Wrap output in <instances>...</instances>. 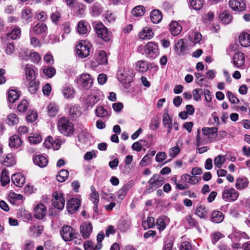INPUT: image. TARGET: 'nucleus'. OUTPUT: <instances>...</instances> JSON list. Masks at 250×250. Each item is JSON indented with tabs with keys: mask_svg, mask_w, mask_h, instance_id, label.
Here are the masks:
<instances>
[{
	"mask_svg": "<svg viewBox=\"0 0 250 250\" xmlns=\"http://www.w3.org/2000/svg\"><path fill=\"white\" fill-rule=\"evenodd\" d=\"M202 131L204 135L208 136L210 134H216L218 132V128L217 127H203L202 129Z\"/></svg>",
	"mask_w": 250,
	"mask_h": 250,
	"instance_id": "nucleus-50",
	"label": "nucleus"
},
{
	"mask_svg": "<svg viewBox=\"0 0 250 250\" xmlns=\"http://www.w3.org/2000/svg\"><path fill=\"white\" fill-rule=\"evenodd\" d=\"M9 140V146L11 148H17L22 144L21 138L17 135L11 136Z\"/></svg>",
	"mask_w": 250,
	"mask_h": 250,
	"instance_id": "nucleus-25",
	"label": "nucleus"
},
{
	"mask_svg": "<svg viewBox=\"0 0 250 250\" xmlns=\"http://www.w3.org/2000/svg\"><path fill=\"white\" fill-rule=\"evenodd\" d=\"M134 74L133 70L129 68L126 64L121 63L117 73V77L121 83H127L131 82Z\"/></svg>",
	"mask_w": 250,
	"mask_h": 250,
	"instance_id": "nucleus-1",
	"label": "nucleus"
},
{
	"mask_svg": "<svg viewBox=\"0 0 250 250\" xmlns=\"http://www.w3.org/2000/svg\"><path fill=\"white\" fill-rule=\"evenodd\" d=\"M146 145V142L145 140H140L139 141L133 143L132 145V149L138 152L142 149V146Z\"/></svg>",
	"mask_w": 250,
	"mask_h": 250,
	"instance_id": "nucleus-44",
	"label": "nucleus"
},
{
	"mask_svg": "<svg viewBox=\"0 0 250 250\" xmlns=\"http://www.w3.org/2000/svg\"><path fill=\"white\" fill-rule=\"evenodd\" d=\"M34 210L35 217L39 219H42L45 216L47 209L44 204L40 203L35 207Z\"/></svg>",
	"mask_w": 250,
	"mask_h": 250,
	"instance_id": "nucleus-15",
	"label": "nucleus"
},
{
	"mask_svg": "<svg viewBox=\"0 0 250 250\" xmlns=\"http://www.w3.org/2000/svg\"><path fill=\"white\" fill-rule=\"evenodd\" d=\"M239 196V193L233 188L227 189L225 188L223 191L222 199L227 202L234 201Z\"/></svg>",
	"mask_w": 250,
	"mask_h": 250,
	"instance_id": "nucleus-9",
	"label": "nucleus"
},
{
	"mask_svg": "<svg viewBox=\"0 0 250 250\" xmlns=\"http://www.w3.org/2000/svg\"><path fill=\"white\" fill-rule=\"evenodd\" d=\"M47 30V25L42 22H39L32 29L34 35H39L45 33Z\"/></svg>",
	"mask_w": 250,
	"mask_h": 250,
	"instance_id": "nucleus-18",
	"label": "nucleus"
},
{
	"mask_svg": "<svg viewBox=\"0 0 250 250\" xmlns=\"http://www.w3.org/2000/svg\"><path fill=\"white\" fill-rule=\"evenodd\" d=\"M239 42L242 46H250V34L245 32H241L238 37Z\"/></svg>",
	"mask_w": 250,
	"mask_h": 250,
	"instance_id": "nucleus-19",
	"label": "nucleus"
},
{
	"mask_svg": "<svg viewBox=\"0 0 250 250\" xmlns=\"http://www.w3.org/2000/svg\"><path fill=\"white\" fill-rule=\"evenodd\" d=\"M211 237L212 244L215 245L220 239L224 237V235L220 232L216 231L211 235Z\"/></svg>",
	"mask_w": 250,
	"mask_h": 250,
	"instance_id": "nucleus-54",
	"label": "nucleus"
},
{
	"mask_svg": "<svg viewBox=\"0 0 250 250\" xmlns=\"http://www.w3.org/2000/svg\"><path fill=\"white\" fill-rule=\"evenodd\" d=\"M145 51L147 57L153 60L159 54L158 45L153 42H148L145 45Z\"/></svg>",
	"mask_w": 250,
	"mask_h": 250,
	"instance_id": "nucleus-6",
	"label": "nucleus"
},
{
	"mask_svg": "<svg viewBox=\"0 0 250 250\" xmlns=\"http://www.w3.org/2000/svg\"><path fill=\"white\" fill-rule=\"evenodd\" d=\"M52 198V205L54 208L60 210L62 209L65 205L63 194L61 192L56 191L53 193Z\"/></svg>",
	"mask_w": 250,
	"mask_h": 250,
	"instance_id": "nucleus-5",
	"label": "nucleus"
},
{
	"mask_svg": "<svg viewBox=\"0 0 250 250\" xmlns=\"http://www.w3.org/2000/svg\"><path fill=\"white\" fill-rule=\"evenodd\" d=\"M163 124L165 127L172 125V120L167 113H165L163 116Z\"/></svg>",
	"mask_w": 250,
	"mask_h": 250,
	"instance_id": "nucleus-60",
	"label": "nucleus"
},
{
	"mask_svg": "<svg viewBox=\"0 0 250 250\" xmlns=\"http://www.w3.org/2000/svg\"><path fill=\"white\" fill-rule=\"evenodd\" d=\"M245 54L242 52H236L233 56V62H244L245 61Z\"/></svg>",
	"mask_w": 250,
	"mask_h": 250,
	"instance_id": "nucleus-49",
	"label": "nucleus"
},
{
	"mask_svg": "<svg viewBox=\"0 0 250 250\" xmlns=\"http://www.w3.org/2000/svg\"><path fill=\"white\" fill-rule=\"evenodd\" d=\"M219 17L222 23L225 24L230 23L232 19V16L227 11L221 13Z\"/></svg>",
	"mask_w": 250,
	"mask_h": 250,
	"instance_id": "nucleus-34",
	"label": "nucleus"
},
{
	"mask_svg": "<svg viewBox=\"0 0 250 250\" xmlns=\"http://www.w3.org/2000/svg\"><path fill=\"white\" fill-rule=\"evenodd\" d=\"M11 180L13 183L18 187H21L25 182V178L21 173H16L12 175Z\"/></svg>",
	"mask_w": 250,
	"mask_h": 250,
	"instance_id": "nucleus-16",
	"label": "nucleus"
},
{
	"mask_svg": "<svg viewBox=\"0 0 250 250\" xmlns=\"http://www.w3.org/2000/svg\"><path fill=\"white\" fill-rule=\"evenodd\" d=\"M25 81L37 79L38 69L33 65L27 64L25 67Z\"/></svg>",
	"mask_w": 250,
	"mask_h": 250,
	"instance_id": "nucleus-10",
	"label": "nucleus"
},
{
	"mask_svg": "<svg viewBox=\"0 0 250 250\" xmlns=\"http://www.w3.org/2000/svg\"><path fill=\"white\" fill-rule=\"evenodd\" d=\"M62 93L65 98L68 99L73 97L74 91L72 87L66 86L62 89Z\"/></svg>",
	"mask_w": 250,
	"mask_h": 250,
	"instance_id": "nucleus-46",
	"label": "nucleus"
},
{
	"mask_svg": "<svg viewBox=\"0 0 250 250\" xmlns=\"http://www.w3.org/2000/svg\"><path fill=\"white\" fill-rule=\"evenodd\" d=\"M175 48L178 53H183L186 49L183 39H180L175 44Z\"/></svg>",
	"mask_w": 250,
	"mask_h": 250,
	"instance_id": "nucleus-43",
	"label": "nucleus"
},
{
	"mask_svg": "<svg viewBox=\"0 0 250 250\" xmlns=\"http://www.w3.org/2000/svg\"><path fill=\"white\" fill-rule=\"evenodd\" d=\"M145 12V8L142 5H138L135 7L132 10V15L136 17L143 16Z\"/></svg>",
	"mask_w": 250,
	"mask_h": 250,
	"instance_id": "nucleus-36",
	"label": "nucleus"
},
{
	"mask_svg": "<svg viewBox=\"0 0 250 250\" xmlns=\"http://www.w3.org/2000/svg\"><path fill=\"white\" fill-rule=\"evenodd\" d=\"M242 232H240L238 230H234L231 234L229 235V237L233 241H237L241 239V233Z\"/></svg>",
	"mask_w": 250,
	"mask_h": 250,
	"instance_id": "nucleus-62",
	"label": "nucleus"
},
{
	"mask_svg": "<svg viewBox=\"0 0 250 250\" xmlns=\"http://www.w3.org/2000/svg\"><path fill=\"white\" fill-rule=\"evenodd\" d=\"M249 181L245 177L239 178L236 179L235 187L239 190H242L248 187Z\"/></svg>",
	"mask_w": 250,
	"mask_h": 250,
	"instance_id": "nucleus-32",
	"label": "nucleus"
},
{
	"mask_svg": "<svg viewBox=\"0 0 250 250\" xmlns=\"http://www.w3.org/2000/svg\"><path fill=\"white\" fill-rule=\"evenodd\" d=\"M0 182L2 186H6L10 182L9 176L7 175L6 171L3 170L1 172Z\"/></svg>",
	"mask_w": 250,
	"mask_h": 250,
	"instance_id": "nucleus-56",
	"label": "nucleus"
},
{
	"mask_svg": "<svg viewBox=\"0 0 250 250\" xmlns=\"http://www.w3.org/2000/svg\"><path fill=\"white\" fill-rule=\"evenodd\" d=\"M28 139L31 144H37L42 141V137L40 134H34L29 136Z\"/></svg>",
	"mask_w": 250,
	"mask_h": 250,
	"instance_id": "nucleus-53",
	"label": "nucleus"
},
{
	"mask_svg": "<svg viewBox=\"0 0 250 250\" xmlns=\"http://www.w3.org/2000/svg\"><path fill=\"white\" fill-rule=\"evenodd\" d=\"M224 218V215L221 211L218 210L214 211L211 214V221L214 223H221L223 221Z\"/></svg>",
	"mask_w": 250,
	"mask_h": 250,
	"instance_id": "nucleus-33",
	"label": "nucleus"
},
{
	"mask_svg": "<svg viewBox=\"0 0 250 250\" xmlns=\"http://www.w3.org/2000/svg\"><path fill=\"white\" fill-rule=\"evenodd\" d=\"M77 30L80 34H85L87 32V26L83 21H80L77 24Z\"/></svg>",
	"mask_w": 250,
	"mask_h": 250,
	"instance_id": "nucleus-47",
	"label": "nucleus"
},
{
	"mask_svg": "<svg viewBox=\"0 0 250 250\" xmlns=\"http://www.w3.org/2000/svg\"><path fill=\"white\" fill-rule=\"evenodd\" d=\"M30 60L33 62H40L42 57L37 52L31 53L29 55Z\"/></svg>",
	"mask_w": 250,
	"mask_h": 250,
	"instance_id": "nucleus-61",
	"label": "nucleus"
},
{
	"mask_svg": "<svg viewBox=\"0 0 250 250\" xmlns=\"http://www.w3.org/2000/svg\"><path fill=\"white\" fill-rule=\"evenodd\" d=\"M154 35V33L152 29L149 27H146L144 28L143 30L140 33V37L143 39H150Z\"/></svg>",
	"mask_w": 250,
	"mask_h": 250,
	"instance_id": "nucleus-31",
	"label": "nucleus"
},
{
	"mask_svg": "<svg viewBox=\"0 0 250 250\" xmlns=\"http://www.w3.org/2000/svg\"><path fill=\"white\" fill-rule=\"evenodd\" d=\"M43 72L48 78H51L56 74V70L52 67H46L43 68Z\"/></svg>",
	"mask_w": 250,
	"mask_h": 250,
	"instance_id": "nucleus-57",
	"label": "nucleus"
},
{
	"mask_svg": "<svg viewBox=\"0 0 250 250\" xmlns=\"http://www.w3.org/2000/svg\"><path fill=\"white\" fill-rule=\"evenodd\" d=\"M180 152V148L177 145L175 146L170 148L168 150V155L171 158H174L177 156Z\"/></svg>",
	"mask_w": 250,
	"mask_h": 250,
	"instance_id": "nucleus-58",
	"label": "nucleus"
},
{
	"mask_svg": "<svg viewBox=\"0 0 250 250\" xmlns=\"http://www.w3.org/2000/svg\"><path fill=\"white\" fill-rule=\"evenodd\" d=\"M8 124L13 125L17 124L19 122V119L15 114H10L8 116Z\"/></svg>",
	"mask_w": 250,
	"mask_h": 250,
	"instance_id": "nucleus-63",
	"label": "nucleus"
},
{
	"mask_svg": "<svg viewBox=\"0 0 250 250\" xmlns=\"http://www.w3.org/2000/svg\"><path fill=\"white\" fill-rule=\"evenodd\" d=\"M169 29L173 36L179 35L182 30V26L176 21H172L169 25Z\"/></svg>",
	"mask_w": 250,
	"mask_h": 250,
	"instance_id": "nucleus-20",
	"label": "nucleus"
},
{
	"mask_svg": "<svg viewBox=\"0 0 250 250\" xmlns=\"http://www.w3.org/2000/svg\"><path fill=\"white\" fill-rule=\"evenodd\" d=\"M43 227L40 225H33L30 227V235L33 237H39L42 234Z\"/></svg>",
	"mask_w": 250,
	"mask_h": 250,
	"instance_id": "nucleus-28",
	"label": "nucleus"
},
{
	"mask_svg": "<svg viewBox=\"0 0 250 250\" xmlns=\"http://www.w3.org/2000/svg\"><path fill=\"white\" fill-rule=\"evenodd\" d=\"M28 103L26 100H22L18 104L17 109L19 112H25L28 109Z\"/></svg>",
	"mask_w": 250,
	"mask_h": 250,
	"instance_id": "nucleus-52",
	"label": "nucleus"
},
{
	"mask_svg": "<svg viewBox=\"0 0 250 250\" xmlns=\"http://www.w3.org/2000/svg\"><path fill=\"white\" fill-rule=\"evenodd\" d=\"M204 4V0H189L190 6L195 10L201 9L203 7Z\"/></svg>",
	"mask_w": 250,
	"mask_h": 250,
	"instance_id": "nucleus-38",
	"label": "nucleus"
},
{
	"mask_svg": "<svg viewBox=\"0 0 250 250\" xmlns=\"http://www.w3.org/2000/svg\"><path fill=\"white\" fill-rule=\"evenodd\" d=\"M91 193L90 194V197L93 204H98L99 201V195L96 191L94 186L90 187Z\"/></svg>",
	"mask_w": 250,
	"mask_h": 250,
	"instance_id": "nucleus-45",
	"label": "nucleus"
},
{
	"mask_svg": "<svg viewBox=\"0 0 250 250\" xmlns=\"http://www.w3.org/2000/svg\"><path fill=\"white\" fill-rule=\"evenodd\" d=\"M32 17V11L30 8H25L22 10L21 18L24 19L26 22L31 21Z\"/></svg>",
	"mask_w": 250,
	"mask_h": 250,
	"instance_id": "nucleus-39",
	"label": "nucleus"
},
{
	"mask_svg": "<svg viewBox=\"0 0 250 250\" xmlns=\"http://www.w3.org/2000/svg\"><path fill=\"white\" fill-rule=\"evenodd\" d=\"M60 234L65 241H70L76 237L74 230L69 226H63L60 230Z\"/></svg>",
	"mask_w": 250,
	"mask_h": 250,
	"instance_id": "nucleus-7",
	"label": "nucleus"
},
{
	"mask_svg": "<svg viewBox=\"0 0 250 250\" xmlns=\"http://www.w3.org/2000/svg\"><path fill=\"white\" fill-rule=\"evenodd\" d=\"M95 115L97 117L103 119H107L109 117L108 112L102 106H98L95 111Z\"/></svg>",
	"mask_w": 250,
	"mask_h": 250,
	"instance_id": "nucleus-30",
	"label": "nucleus"
},
{
	"mask_svg": "<svg viewBox=\"0 0 250 250\" xmlns=\"http://www.w3.org/2000/svg\"><path fill=\"white\" fill-rule=\"evenodd\" d=\"M181 179L183 181L187 182V183L192 185L196 184V182H195V178L188 174H183L181 176Z\"/></svg>",
	"mask_w": 250,
	"mask_h": 250,
	"instance_id": "nucleus-59",
	"label": "nucleus"
},
{
	"mask_svg": "<svg viewBox=\"0 0 250 250\" xmlns=\"http://www.w3.org/2000/svg\"><path fill=\"white\" fill-rule=\"evenodd\" d=\"M92 47L91 43L87 40L80 41L76 46L77 54L79 58H84L90 55Z\"/></svg>",
	"mask_w": 250,
	"mask_h": 250,
	"instance_id": "nucleus-3",
	"label": "nucleus"
},
{
	"mask_svg": "<svg viewBox=\"0 0 250 250\" xmlns=\"http://www.w3.org/2000/svg\"><path fill=\"white\" fill-rule=\"evenodd\" d=\"M20 92L16 89H11L8 92V101L11 103H15L18 99Z\"/></svg>",
	"mask_w": 250,
	"mask_h": 250,
	"instance_id": "nucleus-27",
	"label": "nucleus"
},
{
	"mask_svg": "<svg viewBox=\"0 0 250 250\" xmlns=\"http://www.w3.org/2000/svg\"><path fill=\"white\" fill-rule=\"evenodd\" d=\"M98 62H108L106 53L104 50H101L98 53Z\"/></svg>",
	"mask_w": 250,
	"mask_h": 250,
	"instance_id": "nucleus-55",
	"label": "nucleus"
},
{
	"mask_svg": "<svg viewBox=\"0 0 250 250\" xmlns=\"http://www.w3.org/2000/svg\"><path fill=\"white\" fill-rule=\"evenodd\" d=\"M94 29L97 36L105 42H109L112 39V35L108 29L102 22H98L94 27Z\"/></svg>",
	"mask_w": 250,
	"mask_h": 250,
	"instance_id": "nucleus-4",
	"label": "nucleus"
},
{
	"mask_svg": "<svg viewBox=\"0 0 250 250\" xmlns=\"http://www.w3.org/2000/svg\"><path fill=\"white\" fill-rule=\"evenodd\" d=\"M92 16L97 17L100 15L103 11V8L101 4L98 2H96L91 8Z\"/></svg>",
	"mask_w": 250,
	"mask_h": 250,
	"instance_id": "nucleus-37",
	"label": "nucleus"
},
{
	"mask_svg": "<svg viewBox=\"0 0 250 250\" xmlns=\"http://www.w3.org/2000/svg\"><path fill=\"white\" fill-rule=\"evenodd\" d=\"M150 20L154 23H159L163 18L162 13L161 11L158 9L152 10L150 14Z\"/></svg>",
	"mask_w": 250,
	"mask_h": 250,
	"instance_id": "nucleus-21",
	"label": "nucleus"
},
{
	"mask_svg": "<svg viewBox=\"0 0 250 250\" xmlns=\"http://www.w3.org/2000/svg\"><path fill=\"white\" fill-rule=\"evenodd\" d=\"M58 128L59 131L65 136H68L74 133L73 124L66 117H63L59 119Z\"/></svg>",
	"mask_w": 250,
	"mask_h": 250,
	"instance_id": "nucleus-2",
	"label": "nucleus"
},
{
	"mask_svg": "<svg viewBox=\"0 0 250 250\" xmlns=\"http://www.w3.org/2000/svg\"><path fill=\"white\" fill-rule=\"evenodd\" d=\"M81 201L77 198H71L68 200L66 204L67 210L69 213H74L78 209Z\"/></svg>",
	"mask_w": 250,
	"mask_h": 250,
	"instance_id": "nucleus-11",
	"label": "nucleus"
},
{
	"mask_svg": "<svg viewBox=\"0 0 250 250\" xmlns=\"http://www.w3.org/2000/svg\"><path fill=\"white\" fill-rule=\"evenodd\" d=\"M164 182V178L159 174H154L148 182L152 188L161 187Z\"/></svg>",
	"mask_w": 250,
	"mask_h": 250,
	"instance_id": "nucleus-14",
	"label": "nucleus"
},
{
	"mask_svg": "<svg viewBox=\"0 0 250 250\" xmlns=\"http://www.w3.org/2000/svg\"><path fill=\"white\" fill-rule=\"evenodd\" d=\"M48 114L50 116H55L58 112V107L55 103H50L47 106Z\"/></svg>",
	"mask_w": 250,
	"mask_h": 250,
	"instance_id": "nucleus-42",
	"label": "nucleus"
},
{
	"mask_svg": "<svg viewBox=\"0 0 250 250\" xmlns=\"http://www.w3.org/2000/svg\"><path fill=\"white\" fill-rule=\"evenodd\" d=\"M21 35V29L19 28H14L11 32L8 33L6 36L12 40H17L20 38Z\"/></svg>",
	"mask_w": 250,
	"mask_h": 250,
	"instance_id": "nucleus-35",
	"label": "nucleus"
},
{
	"mask_svg": "<svg viewBox=\"0 0 250 250\" xmlns=\"http://www.w3.org/2000/svg\"><path fill=\"white\" fill-rule=\"evenodd\" d=\"M99 100L97 97L91 94L89 95L86 99V104L88 107L92 106L98 103Z\"/></svg>",
	"mask_w": 250,
	"mask_h": 250,
	"instance_id": "nucleus-48",
	"label": "nucleus"
},
{
	"mask_svg": "<svg viewBox=\"0 0 250 250\" xmlns=\"http://www.w3.org/2000/svg\"><path fill=\"white\" fill-rule=\"evenodd\" d=\"M225 161L226 159L224 156L219 155L214 158V164L217 167L221 168Z\"/></svg>",
	"mask_w": 250,
	"mask_h": 250,
	"instance_id": "nucleus-51",
	"label": "nucleus"
},
{
	"mask_svg": "<svg viewBox=\"0 0 250 250\" xmlns=\"http://www.w3.org/2000/svg\"><path fill=\"white\" fill-rule=\"evenodd\" d=\"M1 163L2 165L9 167L15 165L16 163L15 158L11 153L7 154L1 161Z\"/></svg>",
	"mask_w": 250,
	"mask_h": 250,
	"instance_id": "nucleus-23",
	"label": "nucleus"
},
{
	"mask_svg": "<svg viewBox=\"0 0 250 250\" xmlns=\"http://www.w3.org/2000/svg\"><path fill=\"white\" fill-rule=\"evenodd\" d=\"M69 113L70 116L73 119H76L81 114V111L80 107L75 105L70 107Z\"/></svg>",
	"mask_w": 250,
	"mask_h": 250,
	"instance_id": "nucleus-40",
	"label": "nucleus"
},
{
	"mask_svg": "<svg viewBox=\"0 0 250 250\" xmlns=\"http://www.w3.org/2000/svg\"><path fill=\"white\" fill-rule=\"evenodd\" d=\"M229 6L232 10L239 12L244 11L246 8L243 0H229Z\"/></svg>",
	"mask_w": 250,
	"mask_h": 250,
	"instance_id": "nucleus-13",
	"label": "nucleus"
},
{
	"mask_svg": "<svg viewBox=\"0 0 250 250\" xmlns=\"http://www.w3.org/2000/svg\"><path fill=\"white\" fill-rule=\"evenodd\" d=\"M25 84L31 94H35L39 88L40 82L37 79L28 80L25 81Z\"/></svg>",
	"mask_w": 250,
	"mask_h": 250,
	"instance_id": "nucleus-17",
	"label": "nucleus"
},
{
	"mask_svg": "<svg viewBox=\"0 0 250 250\" xmlns=\"http://www.w3.org/2000/svg\"><path fill=\"white\" fill-rule=\"evenodd\" d=\"M132 186V182L129 181L126 183L121 189L118 191V196L120 199H123L125 196L129 189Z\"/></svg>",
	"mask_w": 250,
	"mask_h": 250,
	"instance_id": "nucleus-22",
	"label": "nucleus"
},
{
	"mask_svg": "<svg viewBox=\"0 0 250 250\" xmlns=\"http://www.w3.org/2000/svg\"><path fill=\"white\" fill-rule=\"evenodd\" d=\"M43 145L46 148H50L51 147L54 149H58L60 144H59V140H55L53 142V138L51 137H48L45 140Z\"/></svg>",
	"mask_w": 250,
	"mask_h": 250,
	"instance_id": "nucleus-24",
	"label": "nucleus"
},
{
	"mask_svg": "<svg viewBox=\"0 0 250 250\" xmlns=\"http://www.w3.org/2000/svg\"><path fill=\"white\" fill-rule=\"evenodd\" d=\"M208 210L205 206L201 205L196 208L195 214L201 218L206 219L208 215Z\"/></svg>",
	"mask_w": 250,
	"mask_h": 250,
	"instance_id": "nucleus-26",
	"label": "nucleus"
},
{
	"mask_svg": "<svg viewBox=\"0 0 250 250\" xmlns=\"http://www.w3.org/2000/svg\"><path fill=\"white\" fill-rule=\"evenodd\" d=\"M76 82L84 89H88L91 87L93 81L88 74H83L77 79Z\"/></svg>",
	"mask_w": 250,
	"mask_h": 250,
	"instance_id": "nucleus-8",
	"label": "nucleus"
},
{
	"mask_svg": "<svg viewBox=\"0 0 250 250\" xmlns=\"http://www.w3.org/2000/svg\"><path fill=\"white\" fill-rule=\"evenodd\" d=\"M69 172L66 169H62L57 175V179L59 182H63L67 179Z\"/></svg>",
	"mask_w": 250,
	"mask_h": 250,
	"instance_id": "nucleus-41",
	"label": "nucleus"
},
{
	"mask_svg": "<svg viewBox=\"0 0 250 250\" xmlns=\"http://www.w3.org/2000/svg\"><path fill=\"white\" fill-rule=\"evenodd\" d=\"M61 17V14L60 12L58 11H55V12L52 13L50 15V19L52 21L53 23H55L56 24H57V22L59 20Z\"/></svg>",
	"mask_w": 250,
	"mask_h": 250,
	"instance_id": "nucleus-64",
	"label": "nucleus"
},
{
	"mask_svg": "<svg viewBox=\"0 0 250 250\" xmlns=\"http://www.w3.org/2000/svg\"><path fill=\"white\" fill-rule=\"evenodd\" d=\"M34 163L41 167H44L47 166L48 161L46 157L42 155H37L34 158Z\"/></svg>",
	"mask_w": 250,
	"mask_h": 250,
	"instance_id": "nucleus-29",
	"label": "nucleus"
},
{
	"mask_svg": "<svg viewBox=\"0 0 250 250\" xmlns=\"http://www.w3.org/2000/svg\"><path fill=\"white\" fill-rule=\"evenodd\" d=\"M92 230V226L89 222H83L80 227V233L83 239L89 237Z\"/></svg>",
	"mask_w": 250,
	"mask_h": 250,
	"instance_id": "nucleus-12",
	"label": "nucleus"
}]
</instances>
